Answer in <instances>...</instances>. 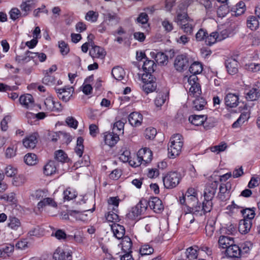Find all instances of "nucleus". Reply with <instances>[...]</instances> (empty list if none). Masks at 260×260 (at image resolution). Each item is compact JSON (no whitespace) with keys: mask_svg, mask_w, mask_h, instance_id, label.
<instances>
[{"mask_svg":"<svg viewBox=\"0 0 260 260\" xmlns=\"http://www.w3.org/2000/svg\"><path fill=\"white\" fill-rule=\"evenodd\" d=\"M181 179V175L179 173L170 172L163 177L164 185L166 188H173L178 185Z\"/></svg>","mask_w":260,"mask_h":260,"instance_id":"obj_1","label":"nucleus"},{"mask_svg":"<svg viewBox=\"0 0 260 260\" xmlns=\"http://www.w3.org/2000/svg\"><path fill=\"white\" fill-rule=\"evenodd\" d=\"M199 79L197 76L191 75L188 78V82L190 87L189 94L193 96L200 95L202 93L201 86L198 82Z\"/></svg>","mask_w":260,"mask_h":260,"instance_id":"obj_2","label":"nucleus"},{"mask_svg":"<svg viewBox=\"0 0 260 260\" xmlns=\"http://www.w3.org/2000/svg\"><path fill=\"white\" fill-rule=\"evenodd\" d=\"M155 78L152 75H143L142 80L144 85L142 86V89L146 93H149L154 91L156 88Z\"/></svg>","mask_w":260,"mask_h":260,"instance_id":"obj_3","label":"nucleus"},{"mask_svg":"<svg viewBox=\"0 0 260 260\" xmlns=\"http://www.w3.org/2000/svg\"><path fill=\"white\" fill-rule=\"evenodd\" d=\"M55 90L58 98L65 102H67L70 100L74 92L73 87L70 86H65L60 88H55Z\"/></svg>","mask_w":260,"mask_h":260,"instance_id":"obj_4","label":"nucleus"},{"mask_svg":"<svg viewBox=\"0 0 260 260\" xmlns=\"http://www.w3.org/2000/svg\"><path fill=\"white\" fill-rule=\"evenodd\" d=\"M238 56V54H234V56H232L225 60L226 70L230 75H235L238 72V63L237 60Z\"/></svg>","mask_w":260,"mask_h":260,"instance_id":"obj_5","label":"nucleus"},{"mask_svg":"<svg viewBox=\"0 0 260 260\" xmlns=\"http://www.w3.org/2000/svg\"><path fill=\"white\" fill-rule=\"evenodd\" d=\"M192 215L202 216L204 215L203 210H202V206L200 204L192 207L188 206L187 211H186L185 215L186 218L190 219L189 223H192L194 220V218Z\"/></svg>","mask_w":260,"mask_h":260,"instance_id":"obj_6","label":"nucleus"},{"mask_svg":"<svg viewBox=\"0 0 260 260\" xmlns=\"http://www.w3.org/2000/svg\"><path fill=\"white\" fill-rule=\"evenodd\" d=\"M231 188V184L230 182L221 183L219 186V191L217 198L222 202L228 200L230 197Z\"/></svg>","mask_w":260,"mask_h":260,"instance_id":"obj_7","label":"nucleus"},{"mask_svg":"<svg viewBox=\"0 0 260 260\" xmlns=\"http://www.w3.org/2000/svg\"><path fill=\"white\" fill-rule=\"evenodd\" d=\"M39 0H22L20 6L23 16H26L29 12L34 8Z\"/></svg>","mask_w":260,"mask_h":260,"instance_id":"obj_8","label":"nucleus"},{"mask_svg":"<svg viewBox=\"0 0 260 260\" xmlns=\"http://www.w3.org/2000/svg\"><path fill=\"white\" fill-rule=\"evenodd\" d=\"M218 185V181H214L207 184L204 190V198L205 199L212 200L214 198Z\"/></svg>","mask_w":260,"mask_h":260,"instance_id":"obj_9","label":"nucleus"},{"mask_svg":"<svg viewBox=\"0 0 260 260\" xmlns=\"http://www.w3.org/2000/svg\"><path fill=\"white\" fill-rule=\"evenodd\" d=\"M152 158V152L150 149L147 148H144L140 149L138 151V159H139V163L141 161L145 162V164L149 163Z\"/></svg>","mask_w":260,"mask_h":260,"instance_id":"obj_10","label":"nucleus"},{"mask_svg":"<svg viewBox=\"0 0 260 260\" xmlns=\"http://www.w3.org/2000/svg\"><path fill=\"white\" fill-rule=\"evenodd\" d=\"M189 59L185 54L178 55L174 62V67L176 69L180 72L183 71L188 66Z\"/></svg>","mask_w":260,"mask_h":260,"instance_id":"obj_11","label":"nucleus"},{"mask_svg":"<svg viewBox=\"0 0 260 260\" xmlns=\"http://www.w3.org/2000/svg\"><path fill=\"white\" fill-rule=\"evenodd\" d=\"M104 141L106 144L110 147L114 146L119 140V135L112 131L104 134Z\"/></svg>","mask_w":260,"mask_h":260,"instance_id":"obj_12","label":"nucleus"},{"mask_svg":"<svg viewBox=\"0 0 260 260\" xmlns=\"http://www.w3.org/2000/svg\"><path fill=\"white\" fill-rule=\"evenodd\" d=\"M174 50H166L165 53L157 52L155 54V60L159 64H164L168 58H172L174 56Z\"/></svg>","mask_w":260,"mask_h":260,"instance_id":"obj_13","label":"nucleus"},{"mask_svg":"<svg viewBox=\"0 0 260 260\" xmlns=\"http://www.w3.org/2000/svg\"><path fill=\"white\" fill-rule=\"evenodd\" d=\"M260 97V89L257 84H255L253 87L245 93V98L249 101L257 100Z\"/></svg>","mask_w":260,"mask_h":260,"instance_id":"obj_14","label":"nucleus"},{"mask_svg":"<svg viewBox=\"0 0 260 260\" xmlns=\"http://www.w3.org/2000/svg\"><path fill=\"white\" fill-rule=\"evenodd\" d=\"M148 206L156 213H160L164 210L162 201L157 197H151L148 201Z\"/></svg>","mask_w":260,"mask_h":260,"instance_id":"obj_15","label":"nucleus"},{"mask_svg":"<svg viewBox=\"0 0 260 260\" xmlns=\"http://www.w3.org/2000/svg\"><path fill=\"white\" fill-rule=\"evenodd\" d=\"M149 17L146 12L141 13L135 20V23L143 29L148 30L149 28Z\"/></svg>","mask_w":260,"mask_h":260,"instance_id":"obj_16","label":"nucleus"},{"mask_svg":"<svg viewBox=\"0 0 260 260\" xmlns=\"http://www.w3.org/2000/svg\"><path fill=\"white\" fill-rule=\"evenodd\" d=\"M239 95L232 93H228L224 98L225 104L230 108L236 107L239 104Z\"/></svg>","mask_w":260,"mask_h":260,"instance_id":"obj_17","label":"nucleus"},{"mask_svg":"<svg viewBox=\"0 0 260 260\" xmlns=\"http://www.w3.org/2000/svg\"><path fill=\"white\" fill-rule=\"evenodd\" d=\"M229 9L232 16H240L246 10L245 4L243 2L240 1L234 6H229Z\"/></svg>","mask_w":260,"mask_h":260,"instance_id":"obj_18","label":"nucleus"},{"mask_svg":"<svg viewBox=\"0 0 260 260\" xmlns=\"http://www.w3.org/2000/svg\"><path fill=\"white\" fill-rule=\"evenodd\" d=\"M17 89L18 87L16 86H10L3 83H0V91L7 92L9 98L13 100H15L18 97V94L12 92L14 90H16Z\"/></svg>","mask_w":260,"mask_h":260,"instance_id":"obj_19","label":"nucleus"},{"mask_svg":"<svg viewBox=\"0 0 260 260\" xmlns=\"http://www.w3.org/2000/svg\"><path fill=\"white\" fill-rule=\"evenodd\" d=\"M19 101L20 104L27 109L31 108L34 105V98L30 94H25L21 95Z\"/></svg>","mask_w":260,"mask_h":260,"instance_id":"obj_20","label":"nucleus"},{"mask_svg":"<svg viewBox=\"0 0 260 260\" xmlns=\"http://www.w3.org/2000/svg\"><path fill=\"white\" fill-rule=\"evenodd\" d=\"M177 144H174L170 143L168 146V152L170 157H173L178 156L181 151V149L183 146V142L177 143Z\"/></svg>","mask_w":260,"mask_h":260,"instance_id":"obj_21","label":"nucleus"},{"mask_svg":"<svg viewBox=\"0 0 260 260\" xmlns=\"http://www.w3.org/2000/svg\"><path fill=\"white\" fill-rule=\"evenodd\" d=\"M143 120V116L138 112H132L128 116V121L134 126H140Z\"/></svg>","mask_w":260,"mask_h":260,"instance_id":"obj_22","label":"nucleus"},{"mask_svg":"<svg viewBox=\"0 0 260 260\" xmlns=\"http://www.w3.org/2000/svg\"><path fill=\"white\" fill-rule=\"evenodd\" d=\"M252 221L245 219L240 220L239 223L238 230L242 234H246L251 229Z\"/></svg>","mask_w":260,"mask_h":260,"instance_id":"obj_23","label":"nucleus"},{"mask_svg":"<svg viewBox=\"0 0 260 260\" xmlns=\"http://www.w3.org/2000/svg\"><path fill=\"white\" fill-rule=\"evenodd\" d=\"M37 142V134L35 133L26 137L23 141V144L27 148H34Z\"/></svg>","mask_w":260,"mask_h":260,"instance_id":"obj_24","label":"nucleus"},{"mask_svg":"<svg viewBox=\"0 0 260 260\" xmlns=\"http://www.w3.org/2000/svg\"><path fill=\"white\" fill-rule=\"evenodd\" d=\"M226 255L230 257L239 258L241 257V251L239 246L234 243L226 250Z\"/></svg>","mask_w":260,"mask_h":260,"instance_id":"obj_25","label":"nucleus"},{"mask_svg":"<svg viewBox=\"0 0 260 260\" xmlns=\"http://www.w3.org/2000/svg\"><path fill=\"white\" fill-rule=\"evenodd\" d=\"M37 54L36 52H32L27 50L25 54L23 55H18L16 56V60L19 63H26L30 61L31 59L36 57Z\"/></svg>","mask_w":260,"mask_h":260,"instance_id":"obj_26","label":"nucleus"},{"mask_svg":"<svg viewBox=\"0 0 260 260\" xmlns=\"http://www.w3.org/2000/svg\"><path fill=\"white\" fill-rule=\"evenodd\" d=\"M156 65L155 64L154 61L152 60H149L146 59L144 61L143 65V70L145 72L143 75H151L154 71V67H156Z\"/></svg>","mask_w":260,"mask_h":260,"instance_id":"obj_27","label":"nucleus"},{"mask_svg":"<svg viewBox=\"0 0 260 260\" xmlns=\"http://www.w3.org/2000/svg\"><path fill=\"white\" fill-rule=\"evenodd\" d=\"M234 243L233 238L228 236H221L218 239L219 247L223 249L225 248L226 250Z\"/></svg>","mask_w":260,"mask_h":260,"instance_id":"obj_28","label":"nucleus"},{"mask_svg":"<svg viewBox=\"0 0 260 260\" xmlns=\"http://www.w3.org/2000/svg\"><path fill=\"white\" fill-rule=\"evenodd\" d=\"M111 229L115 236L118 239L123 238L125 234V228L123 225L114 223L112 225Z\"/></svg>","mask_w":260,"mask_h":260,"instance_id":"obj_29","label":"nucleus"},{"mask_svg":"<svg viewBox=\"0 0 260 260\" xmlns=\"http://www.w3.org/2000/svg\"><path fill=\"white\" fill-rule=\"evenodd\" d=\"M67 257V260H71V255L69 253L66 255V253L60 248H57L54 252L53 257L55 260H63Z\"/></svg>","mask_w":260,"mask_h":260,"instance_id":"obj_30","label":"nucleus"},{"mask_svg":"<svg viewBox=\"0 0 260 260\" xmlns=\"http://www.w3.org/2000/svg\"><path fill=\"white\" fill-rule=\"evenodd\" d=\"M56 162L54 160H50L44 167V173L49 176L56 172Z\"/></svg>","mask_w":260,"mask_h":260,"instance_id":"obj_31","label":"nucleus"},{"mask_svg":"<svg viewBox=\"0 0 260 260\" xmlns=\"http://www.w3.org/2000/svg\"><path fill=\"white\" fill-rule=\"evenodd\" d=\"M112 75L116 80L120 81L124 78L125 72L122 68L117 66L112 69Z\"/></svg>","mask_w":260,"mask_h":260,"instance_id":"obj_32","label":"nucleus"},{"mask_svg":"<svg viewBox=\"0 0 260 260\" xmlns=\"http://www.w3.org/2000/svg\"><path fill=\"white\" fill-rule=\"evenodd\" d=\"M203 70V64L199 61H194L189 67V71L192 75L196 76L201 74Z\"/></svg>","mask_w":260,"mask_h":260,"instance_id":"obj_33","label":"nucleus"},{"mask_svg":"<svg viewBox=\"0 0 260 260\" xmlns=\"http://www.w3.org/2000/svg\"><path fill=\"white\" fill-rule=\"evenodd\" d=\"M141 210V206L140 205H136L126 214V217L131 220H137V218L142 213Z\"/></svg>","mask_w":260,"mask_h":260,"instance_id":"obj_34","label":"nucleus"},{"mask_svg":"<svg viewBox=\"0 0 260 260\" xmlns=\"http://www.w3.org/2000/svg\"><path fill=\"white\" fill-rule=\"evenodd\" d=\"M205 119V115H192L188 118L189 121L196 126L203 125Z\"/></svg>","mask_w":260,"mask_h":260,"instance_id":"obj_35","label":"nucleus"},{"mask_svg":"<svg viewBox=\"0 0 260 260\" xmlns=\"http://www.w3.org/2000/svg\"><path fill=\"white\" fill-rule=\"evenodd\" d=\"M21 223L20 220L16 217L10 216L9 217L8 226L13 230L17 231L21 228Z\"/></svg>","mask_w":260,"mask_h":260,"instance_id":"obj_36","label":"nucleus"},{"mask_svg":"<svg viewBox=\"0 0 260 260\" xmlns=\"http://www.w3.org/2000/svg\"><path fill=\"white\" fill-rule=\"evenodd\" d=\"M256 208L254 207L251 208H246L241 210V213L242 214L244 219L245 220L252 221L255 215Z\"/></svg>","mask_w":260,"mask_h":260,"instance_id":"obj_37","label":"nucleus"},{"mask_svg":"<svg viewBox=\"0 0 260 260\" xmlns=\"http://www.w3.org/2000/svg\"><path fill=\"white\" fill-rule=\"evenodd\" d=\"M94 210V208H93L92 209H87L83 211L70 210H68V213L70 214V216L75 217L77 220H84V215L83 213L88 211H91V212H92Z\"/></svg>","mask_w":260,"mask_h":260,"instance_id":"obj_38","label":"nucleus"},{"mask_svg":"<svg viewBox=\"0 0 260 260\" xmlns=\"http://www.w3.org/2000/svg\"><path fill=\"white\" fill-rule=\"evenodd\" d=\"M190 20V19L188 16L187 13L184 12L178 13L176 17L174 18V21L180 26Z\"/></svg>","mask_w":260,"mask_h":260,"instance_id":"obj_39","label":"nucleus"},{"mask_svg":"<svg viewBox=\"0 0 260 260\" xmlns=\"http://www.w3.org/2000/svg\"><path fill=\"white\" fill-rule=\"evenodd\" d=\"M49 206L54 208L57 207V204L55 201L51 198H46L40 201L38 204V208L39 209L42 208L45 206Z\"/></svg>","mask_w":260,"mask_h":260,"instance_id":"obj_40","label":"nucleus"},{"mask_svg":"<svg viewBox=\"0 0 260 260\" xmlns=\"http://www.w3.org/2000/svg\"><path fill=\"white\" fill-rule=\"evenodd\" d=\"M198 247H190L188 248L185 252L186 256L189 260L195 259L198 257Z\"/></svg>","mask_w":260,"mask_h":260,"instance_id":"obj_41","label":"nucleus"},{"mask_svg":"<svg viewBox=\"0 0 260 260\" xmlns=\"http://www.w3.org/2000/svg\"><path fill=\"white\" fill-rule=\"evenodd\" d=\"M196 97V99L193 102V107L197 110L203 109L204 106L207 104L205 99L203 97L200 96V95Z\"/></svg>","mask_w":260,"mask_h":260,"instance_id":"obj_42","label":"nucleus"},{"mask_svg":"<svg viewBox=\"0 0 260 260\" xmlns=\"http://www.w3.org/2000/svg\"><path fill=\"white\" fill-rule=\"evenodd\" d=\"M54 159L56 161L62 163L66 162L69 160L67 154L62 150H58L55 151Z\"/></svg>","mask_w":260,"mask_h":260,"instance_id":"obj_43","label":"nucleus"},{"mask_svg":"<svg viewBox=\"0 0 260 260\" xmlns=\"http://www.w3.org/2000/svg\"><path fill=\"white\" fill-rule=\"evenodd\" d=\"M249 117V116L247 113H242L238 119L232 124V127L235 128L240 127L248 119Z\"/></svg>","mask_w":260,"mask_h":260,"instance_id":"obj_44","label":"nucleus"},{"mask_svg":"<svg viewBox=\"0 0 260 260\" xmlns=\"http://www.w3.org/2000/svg\"><path fill=\"white\" fill-rule=\"evenodd\" d=\"M247 25L251 30L256 29L259 26V22L255 16H250L247 19Z\"/></svg>","mask_w":260,"mask_h":260,"instance_id":"obj_45","label":"nucleus"},{"mask_svg":"<svg viewBox=\"0 0 260 260\" xmlns=\"http://www.w3.org/2000/svg\"><path fill=\"white\" fill-rule=\"evenodd\" d=\"M24 162L29 166H32L38 162L37 156L35 153H29L26 154L24 157Z\"/></svg>","mask_w":260,"mask_h":260,"instance_id":"obj_46","label":"nucleus"},{"mask_svg":"<svg viewBox=\"0 0 260 260\" xmlns=\"http://www.w3.org/2000/svg\"><path fill=\"white\" fill-rule=\"evenodd\" d=\"M108 202L109 205V210L118 212V207L119 203V198L118 197H110Z\"/></svg>","mask_w":260,"mask_h":260,"instance_id":"obj_47","label":"nucleus"},{"mask_svg":"<svg viewBox=\"0 0 260 260\" xmlns=\"http://www.w3.org/2000/svg\"><path fill=\"white\" fill-rule=\"evenodd\" d=\"M122 249L125 252H132V242L131 239L128 237H125L121 243Z\"/></svg>","mask_w":260,"mask_h":260,"instance_id":"obj_48","label":"nucleus"},{"mask_svg":"<svg viewBox=\"0 0 260 260\" xmlns=\"http://www.w3.org/2000/svg\"><path fill=\"white\" fill-rule=\"evenodd\" d=\"M89 53L93 59H103L106 54V52L105 50H89Z\"/></svg>","mask_w":260,"mask_h":260,"instance_id":"obj_49","label":"nucleus"},{"mask_svg":"<svg viewBox=\"0 0 260 260\" xmlns=\"http://www.w3.org/2000/svg\"><path fill=\"white\" fill-rule=\"evenodd\" d=\"M217 32H212L209 36H206L205 43L207 45L211 46L217 42H218Z\"/></svg>","mask_w":260,"mask_h":260,"instance_id":"obj_50","label":"nucleus"},{"mask_svg":"<svg viewBox=\"0 0 260 260\" xmlns=\"http://www.w3.org/2000/svg\"><path fill=\"white\" fill-rule=\"evenodd\" d=\"M194 26V23L193 20L190 19L187 22L181 25L180 28L187 34L190 35L191 34L193 28Z\"/></svg>","mask_w":260,"mask_h":260,"instance_id":"obj_51","label":"nucleus"},{"mask_svg":"<svg viewBox=\"0 0 260 260\" xmlns=\"http://www.w3.org/2000/svg\"><path fill=\"white\" fill-rule=\"evenodd\" d=\"M205 118L206 119L204 120L203 124L205 129H209L215 126L217 121L214 118L212 117H207V115H205Z\"/></svg>","mask_w":260,"mask_h":260,"instance_id":"obj_52","label":"nucleus"},{"mask_svg":"<svg viewBox=\"0 0 260 260\" xmlns=\"http://www.w3.org/2000/svg\"><path fill=\"white\" fill-rule=\"evenodd\" d=\"M52 236H54L58 240H70L73 238L72 236H67L66 233L62 230H57L55 233H52Z\"/></svg>","mask_w":260,"mask_h":260,"instance_id":"obj_53","label":"nucleus"},{"mask_svg":"<svg viewBox=\"0 0 260 260\" xmlns=\"http://www.w3.org/2000/svg\"><path fill=\"white\" fill-rule=\"evenodd\" d=\"M230 10L229 6L227 5H223L219 7L217 10V15L219 17H225L229 12Z\"/></svg>","mask_w":260,"mask_h":260,"instance_id":"obj_54","label":"nucleus"},{"mask_svg":"<svg viewBox=\"0 0 260 260\" xmlns=\"http://www.w3.org/2000/svg\"><path fill=\"white\" fill-rule=\"evenodd\" d=\"M63 198L64 200L70 201L75 198L77 197V194L74 190L69 187L63 191Z\"/></svg>","mask_w":260,"mask_h":260,"instance_id":"obj_55","label":"nucleus"},{"mask_svg":"<svg viewBox=\"0 0 260 260\" xmlns=\"http://www.w3.org/2000/svg\"><path fill=\"white\" fill-rule=\"evenodd\" d=\"M157 134L156 129L153 127H148L145 129L144 136L146 139L153 140Z\"/></svg>","mask_w":260,"mask_h":260,"instance_id":"obj_56","label":"nucleus"},{"mask_svg":"<svg viewBox=\"0 0 260 260\" xmlns=\"http://www.w3.org/2000/svg\"><path fill=\"white\" fill-rule=\"evenodd\" d=\"M167 95L165 93H159L154 100V103L156 107H161L166 101Z\"/></svg>","mask_w":260,"mask_h":260,"instance_id":"obj_57","label":"nucleus"},{"mask_svg":"<svg viewBox=\"0 0 260 260\" xmlns=\"http://www.w3.org/2000/svg\"><path fill=\"white\" fill-rule=\"evenodd\" d=\"M124 125L123 122L120 120L118 121L114 124L112 131L120 135L123 133Z\"/></svg>","mask_w":260,"mask_h":260,"instance_id":"obj_58","label":"nucleus"},{"mask_svg":"<svg viewBox=\"0 0 260 260\" xmlns=\"http://www.w3.org/2000/svg\"><path fill=\"white\" fill-rule=\"evenodd\" d=\"M115 211L112 210L109 211L107 214L105 215L106 220L109 222H117L119 221V216Z\"/></svg>","mask_w":260,"mask_h":260,"instance_id":"obj_59","label":"nucleus"},{"mask_svg":"<svg viewBox=\"0 0 260 260\" xmlns=\"http://www.w3.org/2000/svg\"><path fill=\"white\" fill-rule=\"evenodd\" d=\"M154 251L153 248L148 244L142 245L140 249V253L142 256L149 255Z\"/></svg>","mask_w":260,"mask_h":260,"instance_id":"obj_60","label":"nucleus"},{"mask_svg":"<svg viewBox=\"0 0 260 260\" xmlns=\"http://www.w3.org/2000/svg\"><path fill=\"white\" fill-rule=\"evenodd\" d=\"M202 210H203L204 215L211 211L212 208V202L211 200L205 199L203 202Z\"/></svg>","mask_w":260,"mask_h":260,"instance_id":"obj_61","label":"nucleus"},{"mask_svg":"<svg viewBox=\"0 0 260 260\" xmlns=\"http://www.w3.org/2000/svg\"><path fill=\"white\" fill-rule=\"evenodd\" d=\"M26 181L25 177L22 175L14 176L12 183L14 186H20L22 185Z\"/></svg>","mask_w":260,"mask_h":260,"instance_id":"obj_62","label":"nucleus"},{"mask_svg":"<svg viewBox=\"0 0 260 260\" xmlns=\"http://www.w3.org/2000/svg\"><path fill=\"white\" fill-rule=\"evenodd\" d=\"M42 82L46 85H53L55 82V78L54 76L49 74V72H46L44 77L42 79Z\"/></svg>","mask_w":260,"mask_h":260,"instance_id":"obj_63","label":"nucleus"},{"mask_svg":"<svg viewBox=\"0 0 260 260\" xmlns=\"http://www.w3.org/2000/svg\"><path fill=\"white\" fill-rule=\"evenodd\" d=\"M252 246V244L249 242H246L241 244L240 246H239L240 251H241V256L244 254L247 253L249 251L250 248H251Z\"/></svg>","mask_w":260,"mask_h":260,"instance_id":"obj_64","label":"nucleus"}]
</instances>
